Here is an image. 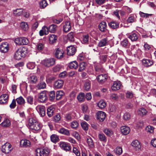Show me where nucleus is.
<instances>
[{"label":"nucleus","instance_id":"f257e3e1","mask_svg":"<svg viewBox=\"0 0 156 156\" xmlns=\"http://www.w3.org/2000/svg\"><path fill=\"white\" fill-rule=\"evenodd\" d=\"M28 50L27 48L23 47L19 48L15 53L14 58L17 60H20L22 57L24 58L27 55Z\"/></svg>","mask_w":156,"mask_h":156},{"label":"nucleus","instance_id":"f03ea898","mask_svg":"<svg viewBox=\"0 0 156 156\" xmlns=\"http://www.w3.org/2000/svg\"><path fill=\"white\" fill-rule=\"evenodd\" d=\"M36 156H48L50 152V150L46 147L37 148L36 150Z\"/></svg>","mask_w":156,"mask_h":156},{"label":"nucleus","instance_id":"7ed1b4c3","mask_svg":"<svg viewBox=\"0 0 156 156\" xmlns=\"http://www.w3.org/2000/svg\"><path fill=\"white\" fill-rule=\"evenodd\" d=\"M56 60L54 58L45 59L42 61V64L45 66L49 67L54 65L55 62Z\"/></svg>","mask_w":156,"mask_h":156},{"label":"nucleus","instance_id":"20e7f679","mask_svg":"<svg viewBox=\"0 0 156 156\" xmlns=\"http://www.w3.org/2000/svg\"><path fill=\"white\" fill-rule=\"evenodd\" d=\"M15 42L18 45H25L29 43V40L25 37H17L15 40Z\"/></svg>","mask_w":156,"mask_h":156},{"label":"nucleus","instance_id":"39448f33","mask_svg":"<svg viewBox=\"0 0 156 156\" xmlns=\"http://www.w3.org/2000/svg\"><path fill=\"white\" fill-rule=\"evenodd\" d=\"M48 91L44 90L40 93L38 95V101L41 102H44L48 99Z\"/></svg>","mask_w":156,"mask_h":156},{"label":"nucleus","instance_id":"423d86ee","mask_svg":"<svg viewBox=\"0 0 156 156\" xmlns=\"http://www.w3.org/2000/svg\"><path fill=\"white\" fill-rule=\"evenodd\" d=\"M12 147L10 144L6 143L2 146L1 151L3 153L9 154L10 152L12 149Z\"/></svg>","mask_w":156,"mask_h":156},{"label":"nucleus","instance_id":"0eeeda50","mask_svg":"<svg viewBox=\"0 0 156 156\" xmlns=\"http://www.w3.org/2000/svg\"><path fill=\"white\" fill-rule=\"evenodd\" d=\"M59 145L62 149L66 151H69L71 149L70 144L66 142L61 141Z\"/></svg>","mask_w":156,"mask_h":156},{"label":"nucleus","instance_id":"6e6552de","mask_svg":"<svg viewBox=\"0 0 156 156\" xmlns=\"http://www.w3.org/2000/svg\"><path fill=\"white\" fill-rule=\"evenodd\" d=\"M107 78V75L103 74L98 75L97 77V80L100 83L102 84L106 81Z\"/></svg>","mask_w":156,"mask_h":156},{"label":"nucleus","instance_id":"1a4fd4ad","mask_svg":"<svg viewBox=\"0 0 156 156\" xmlns=\"http://www.w3.org/2000/svg\"><path fill=\"white\" fill-rule=\"evenodd\" d=\"M64 52L62 49L59 48L55 49V56L58 59H61L63 58V54Z\"/></svg>","mask_w":156,"mask_h":156},{"label":"nucleus","instance_id":"9d476101","mask_svg":"<svg viewBox=\"0 0 156 156\" xmlns=\"http://www.w3.org/2000/svg\"><path fill=\"white\" fill-rule=\"evenodd\" d=\"M48 38L49 44L51 45H54L57 42L58 36L54 34H50L48 35Z\"/></svg>","mask_w":156,"mask_h":156},{"label":"nucleus","instance_id":"9b49d317","mask_svg":"<svg viewBox=\"0 0 156 156\" xmlns=\"http://www.w3.org/2000/svg\"><path fill=\"white\" fill-rule=\"evenodd\" d=\"M64 84V81L62 80H58L54 82L53 87L55 89H61L62 88Z\"/></svg>","mask_w":156,"mask_h":156},{"label":"nucleus","instance_id":"f8f14e48","mask_svg":"<svg viewBox=\"0 0 156 156\" xmlns=\"http://www.w3.org/2000/svg\"><path fill=\"white\" fill-rule=\"evenodd\" d=\"M107 25L106 22L102 21L101 22L98 26L99 30L102 32L105 33L108 31Z\"/></svg>","mask_w":156,"mask_h":156},{"label":"nucleus","instance_id":"ddd939ff","mask_svg":"<svg viewBox=\"0 0 156 156\" xmlns=\"http://www.w3.org/2000/svg\"><path fill=\"white\" fill-rule=\"evenodd\" d=\"M9 49V44L7 42L3 43L0 45V50L2 52L6 53Z\"/></svg>","mask_w":156,"mask_h":156},{"label":"nucleus","instance_id":"4468645a","mask_svg":"<svg viewBox=\"0 0 156 156\" xmlns=\"http://www.w3.org/2000/svg\"><path fill=\"white\" fill-rule=\"evenodd\" d=\"M54 105H51L47 109V113L49 117H51L53 115L55 112V107Z\"/></svg>","mask_w":156,"mask_h":156},{"label":"nucleus","instance_id":"2eb2a0df","mask_svg":"<svg viewBox=\"0 0 156 156\" xmlns=\"http://www.w3.org/2000/svg\"><path fill=\"white\" fill-rule=\"evenodd\" d=\"M76 51L75 48L73 46L70 45L67 48V55H68L73 56L75 54Z\"/></svg>","mask_w":156,"mask_h":156},{"label":"nucleus","instance_id":"dca6fc26","mask_svg":"<svg viewBox=\"0 0 156 156\" xmlns=\"http://www.w3.org/2000/svg\"><path fill=\"white\" fill-rule=\"evenodd\" d=\"M106 114L105 112L99 111L97 113V119L99 121L103 122L105 119Z\"/></svg>","mask_w":156,"mask_h":156},{"label":"nucleus","instance_id":"f3484780","mask_svg":"<svg viewBox=\"0 0 156 156\" xmlns=\"http://www.w3.org/2000/svg\"><path fill=\"white\" fill-rule=\"evenodd\" d=\"M109 27L113 29H115L119 28V23L116 21H112L108 23Z\"/></svg>","mask_w":156,"mask_h":156},{"label":"nucleus","instance_id":"a211bd4d","mask_svg":"<svg viewBox=\"0 0 156 156\" xmlns=\"http://www.w3.org/2000/svg\"><path fill=\"white\" fill-rule=\"evenodd\" d=\"M143 65L145 67L151 66L153 64V61L150 59H143L142 61Z\"/></svg>","mask_w":156,"mask_h":156},{"label":"nucleus","instance_id":"6ab92c4d","mask_svg":"<svg viewBox=\"0 0 156 156\" xmlns=\"http://www.w3.org/2000/svg\"><path fill=\"white\" fill-rule=\"evenodd\" d=\"M57 131L59 133L65 135L69 136L70 135L69 130L64 127H62L59 129H58Z\"/></svg>","mask_w":156,"mask_h":156},{"label":"nucleus","instance_id":"aec40b11","mask_svg":"<svg viewBox=\"0 0 156 156\" xmlns=\"http://www.w3.org/2000/svg\"><path fill=\"white\" fill-rule=\"evenodd\" d=\"M121 86L122 84L120 81H114L111 88L113 90H116L120 89Z\"/></svg>","mask_w":156,"mask_h":156},{"label":"nucleus","instance_id":"412c9836","mask_svg":"<svg viewBox=\"0 0 156 156\" xmlns=\"http://www.w3.org/2000/svg\"><path fill=\"white\" fill-rule=\"evenodd\" d=\"M108 39L107 38H105L101 39L98 42V46L99 47H101L107 46L108 44Z\"/></svg>","mask_w":156,"mask_h":156},{"label":"nucleus","instance_id":"4be33fe9","mask_svg":"<svg viewBox=\"0 0 156 156\" xmlns=\"http://www.w3.org/2000/svg\"><path fill=\"white\" fill-rule=\"evenodd\" d=\"M37 121L32 117H30L28 119V125L30 129H31L35 123H36Z\"/></svg>","mask_w":156,"mask_h":156},{"label":"nucleus","instance_id":"5701e85b","mask_svg":"<svg viewBox=\"0 0 156 156\" xmlns=\"http://www.w3.org/2000/svg\"><path fill=\"white\" fill-rule=\"evenodd\" d=\"M9 96L8 94H5L0 96V103L4 104L7 102L9 99Z\"/></svg>","mask_w":156,"mask_h":156},{"label":"nucleus","instance_id":"b1692460","mask_svg":"<svg viewBox=\"0 0 156 156\" xmlns=\"http://www.w3.org/2000/svg\"><path fill=\"white\" fill-rule=\"evenodd\" d=\"M71 26L70 22L69 21L65 22V25L63 26V30L65 32H67L70 30Z\"/></svg>","mask_w":156,"mask_h":156},{"label":"nucleus","instance_id":"393cba45","mask_svg":"<svg viewBox=\"0 0 156 156\" xmlns=\"http://www.w3.org/2000/svg\"><path fill=\"white\" fill-rule=\"evenodd\" d=\"M43 126L38 121L35 123L31 129L35 131H38L40 130Z\"/></svg>","mask_w":156,"mask_h":156},{"label":"nucleus","instance_id":"a878e982","mask_svg":"<svg viewBox=\"0 0 156 156\" xmlns=\"http://www.w3.org/2000/svg\"><path fill=\"white\" fill-rule=\"evenodd\" d=\"M120 129L122 133L124 135H127L129 133L130 131V128L126 126L121 127Z\"/></svg>","mask_w":156,"mask_h":156},{"label":"nucleus","instance_id":"bb28decb","mask_svg":"<svg viewBox=\"0 0 156 156\" xmlns=\"http://www.w3.org/2000/svg\"><path fill=\"white\" fill-rule=\"evenodd\" d=\"M20 144L21 147H27L30 146V142L27 140L23 139L20 141Z\"/></svg>","mask_w":156,"mask_h":156},{"label":"nucleus","instance_id":"cd10ccee","mask_svg":"<svg viewBox=\"0 0 156 156\" xmlns=\"http://www.w3.org/2000/svg\"><path fill=\"white\" fill-rule=\"evenodd\" d=\"M41 80L37 85V87L39 89H44L46 88V84L43 81V78L41 77Z\"/></svg>","mask_w":156,"mask_h":156},{"label":"nucleus","instance_id":"c85d7f7f","mask_svg":"<svg viewBox=\"0 0 156 156\" xmlns=\"http://www.w3.org/2000/svg\"><path fill=\"white\" fill-rule=\"evenodd\" d=\"M139 34L138 33H132L130 34L128 37L132 41H136L138 39Z\"/></svg>","mask_w":156,"mask_h":156},{"label":"nucleus","instance_id":"c756f323","mask_svg":"<svg viewBox=\"0 0 156 156\" xmlns=\"http://www.w3.org/2000/svg\"><path fill=\"white\" fill-rule=\"evenodd\" d=\"M38 112L41 117L44 116L46 114L45 108L44 106H41L38 108Z\"/></svg>","mask_w":156,"mask_h":156},{"label":"nucleus","instance_id":"7c9ffc66","mask_svg":"<svg viewBox=\"0 0 156 156\" xmlns=\"http://www.w3.org/2000/svg\"><path fill=\"white\" fill-rule=\"evenodd\" d=\"M68 66L71 69H76L78 68L79 65L78 62L75 61L70 62Z\"/></svg>","mask_w":156,"mask_h":156},{"label":"nucleus","instance_id":"2f4dec72","mask_svg":"<svg viewBox=\"0 0 156 156\" xmlns=\"http://www.w3.org/2000/svg\"><path fill=\"white\" fill-rule=\"evenodd\" d=\"M121 44L122 46L126 48H129L130 45L128 39L126 38L123 40L121 42Z\"/></svg>","mask_w":156,"mask_h":156},{"label":"nucleus","instance_id":"473e14b6","mask_svg":"<svg viewBox=\"0 0 156 156\" xmlns=\"http://www.w3.org/2000/svg\"><path fill=\"white\" fill-rule=\"evenodd\" d=\"M47 96L48 98L50 101L54 100L55 98V92L54 91H52L48 92V91Z\"/></svg>","mask_w":156,"mask_h":156},{"label":"nucleus","instance_id":"72a5a7b5","mask_svg":"<svg viewBox=\"0 0 156 156\" xmlns=\"http://www.w3.org/2000/svg\"><path fill=\"white\" fill-rule=\"evenodd\" d=\"M91 87V82L88 80L85 81L84 84V89L87 91H88L90 89Z\"/></svg>","mask_w":156,"mask_h":156},{"label":"nucleus","instance_id":"f704fd0d","mask_svg":"<svg viewBox=\"0 0 156 156\" xmlns=\"http://www.w3.org/2000/svg\"><path fill=\"white\" fill-rule=\"evenodd\" d=\"M16 100L17 104L20 105H23L25 103V100L22 96L17 98Z\"/></svg>","mask_w":156,"mask_h":156},{"label":"nucleus","instance_id":"c9c22d12","mask_svg":"<svg viewBox=\"0 0 156 156\" xmlns=\"http://www.w3.org/2000/svg\"><path fill=\"white\" fill-rule=\"evenodd\" d=\"M78 100L80 102H83L85 101V94L83 93H80L77 97Z\"/></svg>","mask_w":156,"mask_h":156},{"label":"nucleus","instance_id":"e433bc0d","mask_svg":"<svg viewBox=\"0 0 156 156\" xmlns=\"http://www.w3.org/2000/svg\"><path fill=\"white\" fill-rule=\"evenodd\" d=\"M39 7L41 9L45 8L48 5L46 0H41L39 2Z\"/></svg>","mask_w":156,"mask_h":156},{"label":"nucleus","instance_id":"4c0bfd02","mask_svg":"<svg viewBox=\"0 0 156 156\" xmlns=\"http://www.w3.org/2000/svg\"><path fill=\"white\" fill-rule=\"evenodd\" d=\"M13 14L16 16H21L23 13V10L22 9H16L13 10Z\"/></svg>","mask_w":156,"mask_h":156},{"label":"nucleus","instance_id":"58836bf2","mask_svg":"<svg viewBox=\"0 0 156 156\" xmlns=\"http://www.w3.org/2000/svg\"><path fill=\"white\" fill-rule=\"evenodd\" d=\"M98 137L99 140L104 143L107 142V139L105 135L103 133H100L98 135Z\"/></svg>","mask_w":156,"mask_h":156},{"label":"nucleus","instance_id":"ea45409f","mask_svg":"<svg viewBox=\"0 0 156 156\" xmlns=\"http://www.w3.org/2000/svg\"><path fill=\"white\" fill-rule=\"evenodd\" d=\"M97 105L99 109H102L105 108L106 106V104L103 100H101L98 103Z\"/></svg>","mask_w":156,"mask_h":156},{"label":"nucleus","instance_id":"a19ab883","mask_svg":"<svg viewBox=\"0 0 156 156\" xmlns=\"http://www.w3.org/2000/svg\"><path fill=\"white\" fill-rule=\"evenodd\" d=\"M65 121L67 122H70L73 119L72 114L70 113H67L65 115Z\"/></svg>","mask_w":156,"mask_h":156},{"label":"nucleus","instance_id":"79ce46f5","mask_svg":"<svg viewBox=\"0 0 156 156\" xmlns=\"http://www.w3.org/2000/svg\"><path fill=\"white\" fill-rule=\"evenodd\" d=\"M50 138L51 141L54 143L58 142L59 140V136L55 134L51 135V136Z\"/></svg>","mask_w":156,"mask_h":156},{"label":"nucleus","instance_id":"37998d69","mask_svg":"<svg viewBox=\"0 0 156 156\" xmlns=\"http://www.w3.org/2000/svg\"><path fill=\"white\" fill-rule=\"evenodd\" d=\"M20 27L22 30L25 31L28 30L29 28L27 23L25 22H21L20 23Z\"/></svg>","mask_w":156,"mask_h":156},{"label":"nucleus","instance_id":"c03bdc74","mask_svg":"<svg viewBox=\"0 0 156 156\" xmlns=\"http://www.w3.org/2000/svg\"><path fill=\"white\" fill-rule=\"evenodd\" d=\"M64 94V93L62 90H59L57 91L56 96V99L58 100L60 99Z\"/></svg>","mask_w":156,"mask_h":156},{"label":"nucleus","instance_id":"a18cd8bd","mask_svg":"<svg viewBox=\"0 0 156 156\" xmlns=\"http://www.w3.org/2000/svg\"><path fill=\"white\" fill-rule=\"evenodd\" d=\"M57 26L53 24L50 25L48 27L49 31L51 33H54L56 30Z\"/></svg>","mask_w":156,"mask_h":156},{"label":"nucleus","instance_id":"49530a36","mask_svg":"<svg viewBox=\"0 0 156 156\" xmlns=\"http://www.w3.org/2000/svg\"><path fill=\"white\" fill-rule=\"evenodd\" d=\"M79 123L76 120H74L71 123L70 126L73 129H76L79 126Z\"/></svg>","mask_w":156,"mask_h":156},{"label":"nucleus","instance_id":"de8ad7c7","mask_svg":"<svg viewBox=\"0 0 156 156\" xmlns=\"http://www.w3.org/2000/svg\"><path fill=\"white\" fill-rule=\"evenodd\" d=\"M131 145L132 146L137 148L138 149L140 148V142L138 140H136L133 141L131 143Z\"/></svg>","mask_w":156,"mask_h":156},{"label":"nucleus","instance_id":"09e8293b","mask_svg":"<svg viewBox=\"0 0 156 156\" xmlns=\"http://www.w3.org/2000/svg\"><path fill=\"white\" fill-rule=\"evenodd\" d=\"M138 112L140 115L144 116L146 115L147 111L145 109L141 108L139 110Z\"/></svg>","mask_w":156,"mask_h":156},{"label":"nucleus","instance_id":"8fccbe9b","mask_svg":"<svg viewBox=\"0 0 156 156\" xmlns=\"http://www.w3.org/2000/svg\"><path fill=\"white\" fill-rule=\"evenodd\" d=\"M0 125L4 127H8L10 125V121L8 119H6Z\"/></svg>","mask_w":156,"mask_h":156},{"label":"nucleus","instance_id":"3c124183","mask_svg":"<svg viewBox=\"0 0 156 156\" xmlns=\"http://www.w3.org/2000/svg\"><path fill=\"white\" fill-rule=\"evenodd\" d=\"M103 132L107 136H111L113 134L112 131L109 129H103Z\"/></svg>","mask_w":156,"mask_h":156},{"label":"nucleus","instance_id":"603ef678","mask_svg":"<svg viewBox=\"0 0 156 156\" xmlns=\"http://www.w3.org/2000/svg\"><path fill=\"white\" fill-rule=\"evenodd\" d=\"M86 66L85 63L84 62H82L80 63L79 65V68L78 69V71L81 72L84 70L86 68Z\"/></svg>","mask_w":156,"mask_h":156},{"label":"nucleus","instance_id":"864d4df0","mask_svg":"<svg viewBox=\"0 0 156 156\" xmlns=\"http://www.w3.org/2000/svg\"><path fill=\"white\" fill-rule=\"evenodd\" d=\"M60 115L59 114L57 113L53 117L52 120L55 122H58L60 120Z\"/></svg>","mask_w":156,"mask_h":156},{"label":"nucleus","instance_id":"5fc2aeb1","mask_svg":"<svg viewBox=\"0 0 156 156\" xmlns=\"http://www.w3.org/2000/svg\"><path fill=\"white\" fill-rule=\"evenodd\" d=\"M68 39L70 42H73L74 41V37L73 35V33L71 32L69 33L67 35Z\"/></svg>","mask_w":156,"mask_h":156},{"label":"nucleus","instance_id":"6e6d98bb","mask_svg":"<svg viewBox=\"0 0 156 156\" xmlns=\"http://www.w3.org/2000/svg\"><path fill=\"white\" fill-rule=\"evenodd\" d=\"M81 125L83 129L84 130H87L88 129V124L86 122L84 121L81 123Z\"/></svg>","mask_w":156,"mask_h":156},{"label":"nucleus","instance_id":"4d7b16f0","mask_svg":"<svg viewBox=\"0 0 156 156\" xmlns=\"http://www.w3.org/2000/svg\"><path fill=\"white\" fill-rule=\"evenodd\" d=\"M154 128L151 126H148L146 127L145 129L146 131L148 133H153L154 132Z\"/></svg>","mask_w":156,"mask_h":156},{"label":"nucleus","instance_id":"13d9d810","mask_svg":"<svg viewBox=\"0 0 156 156\" xmlns=\"http://www.w3.org/2000/svg\"><path fill=\"white\" fill-rule=\"evenodd\" d=\"M72 135L75 137L78 140L80 141L81 140V139L80 135L77 132L75 131L73 132L72 133Z\"/></svg>","mask_w":156,"mask_h":156},{"label":"nucleus","instance_id":"bf43d9fd","mask_svg":"<svg viewBox=\"0 0 156 156\" xmlns=\"http://www.w3.org/2000/svg\"><path fill=\"white\" fill-rule=\"evenodd\" d=\"M114 150L116 154L119 155H120L122 152V148L120 147H117Z\"/></svg>","mask_w":156,"mask_h":156},{"label":"nucleus","instance_id":"052dcab7","mask_svg":"<svg viewBox=\"0 0 156 156\" xmlns=\"http://www.w3.org/2000/svg\"><path fill=\"white\" fill-rule=\"evenodd\" d=\"M26 98L28 103L30 105L33 104L34 102V98L33 97L31 96H29L27 97Z\"/></svg>","mask_w":156,"mask_h":156},{"label":"nucleus","instance_id":"680f3d73","mask_svg":"<svg viewBox=\"0 0 156 156\" xmlns=\"http://www.w3.org/2000/svg\"><path fill=\"white\" fill-rule=\"evenodd\" d=\"M107 55H101L99 56V58L103 62H105L107 61Z\"/></svg>","mask_w":156,"mask_h":156},{"label":"nucleus","instance_id":"e2e57ef3","mask_svg":"<svg viewBox=\"0 0 156 156\" xmlns=\"http://www.w3.org/2000/svg\"><path fill=\"white\" fill-rule=\"evenodd\" d=\"M87 141L88 145L92 147L94 145L93 140L91 137H88L87 138Z\"/></svg>","mask_w":156,"mask_h":156},{"label":"nucleus","instance_id":"0e129e2a","mask_svg":"<svg viewBox=\"0 0 156 156\" xmlns=\"http://www.w3.org/2000/svg\"><path fill=\"white\" fill-rule=\"evenodd\" d=\"M73 152L74 153L76 156L80 155V153L78 149L75 147H73Z\"/></svg>","mask_w":156,"mask_h":156},{"label":"nucleus","instance_id":"69168bd1","mask_svg":"<svg viewBox=\"0 0 156 156\" xmlns=\"http://www.w3.org/2000/svg\"><path fill=\"white\" fill-rule=\"evenodd\" d=\"M136 20L134 16H131L129 17L127 20V22L128 23H133L134 22H135Z\"/></svg>","mask_w":156,"mask_h":156},{"label":"nucleus","instance_id":"338daca9","mask_svg":"<svg viewBox=\"0 0 156 156\" xmlns=\"http://www.w3.org/2000/svg\"><path fill=\"white\" fill-rule=\"evenodd\" d=\"M126 96L127 98L131 99L133 98V94L132 92L127 91L126 93Z\"/></svg>","mask_w":156,"mask_h":156},{"label":"nucleus","instance_id":"774afa93","mask_svg":"<svg viewBox=\"0 0 156 156\" xmlns=\"http://www.w3.org/2000/svg\"><path fill=\"white\" fill-rule=\"evenodd\" d=\"M89 36L88 35L83 36V42L85 44H87L89 41Z\"/></svg>","mask_w":156,"mask_h":156}]
</instances>
